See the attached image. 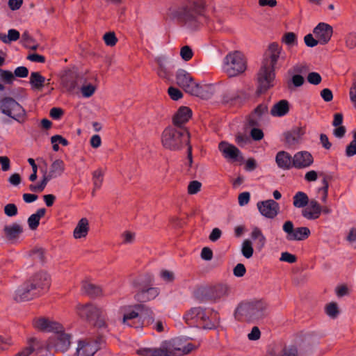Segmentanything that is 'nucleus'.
Segmentation results:
<instances>
[{
	"label": "nucleus",
	"instance_id": "a211bd4d",
	"mask_svg": "<svg viewBox=\"0 0 356 356\" xmlns=\"http://www.w3.org/2000/svg\"><path fill=\"white\" fill-rule=\"evenodd\" d=\"M314 34L321 44H327L332 35V27L324 22L319 23L313 31Z\"/></svg>",
	"mask_w": 356,
	"mask_h": 356
},
{
	"label": "nucleus",
	"instance_id": "c85d7f7f",
	"mask_svg": "<svg viewBox=\"0 0 356 356\" xmlns=\"http://www.w3.org/2000/svg\"><path fill=\"white\" fill-rule=\"evenodd\" d=\"M305 134L302 128L296 127L285 134V141L289 147H293L299 143L301 137Z\"/></svg>",
	"mask_w": 356,
	"mask_h": 356
},
{
	"label": "nucleus",
	"instance_id": "de8ad7c7",
	"mask_svg": "<svg viewBox=\"0 0 356 356\" xmlns=\"http://www.w3.org/2000/svg\"><path fill=\"white\" fill-rule=\"evenodd\" d=\"M325 312L327 316L332 318L337 317L339 312L337 304L335 302H330L325 307Z\"/></svg>",
	"mask_w": 356,
	"mask_h": 356
},
{
	"label": "nucleus",
	"instance_id": "1a4fd4ad",
	"mask_svg": "<svg viewBox=\"0 0 356 356\" xmlns=\"http://www.w3.org/2000/svg\"><path fill=\"white\" fill-rule=\"evenodd\" d=\"M223 69L230 77L243 73L246 69V62L242 53L236 51L228 54L223 60Z\"/></svg>",
	"mask_w": 356,
	"mask_h": 356
},
{
	"label": "nucleus",
	"instance_id": "f257e3e1",
	"mask_svg": "<svg viewBox=\"0 0 356 356\" xmlns=\"http://www.w3.org/2000/svg\"><path fill=\"white\" fill-rule=\"evenodd\" d=\"M286 59V53L277 42L268 45L262 66L258 73V92H265L273 86L275 70L282 66Z\"/></svg>",
	"mask_w": 356,
	"mask_h": 356
},
{
	"label": "nucleus",
	"instance_id": "6ab92c4d",
	"mask_svg": "<svg viewBox=\"0 0 356 356\" xmlns=\"http://www.w3.org/2000/svg\"><path fill=\"white\" fill-rule=\"evenodd\" d=\"M99 348L97 341H79L76 356H93Z\"/></svg>",
	"mask_w": 356,
	"mask_h": 356
},
{
	"label": "nucleus",
	"instance_id": "412c9836",
	"mask_svg": "<svg viewBox=\"0 0 356 356\" xmlns=\"http://www.w3.org/2000/svg\"><path fill=\"white\" fill-rule=\"evenodd\" d=\"M192 116V111L187 106H181L172 118V122L177 129H185L186 124Z\"/></svg>",
	"mask_w": 356,
	"mask_h": 356
},
{
	"label": "nucleus",
	"instance_id": "79ce46f5",
	"mask_svg": "<svg viewBox=\"0 0 356 356\" xmlns=\"http://www.w3.org/2000/svg\"><path fill=\"white\" fill-rule=\"evenodd\" d=\"M254 252V249L252 247V243L251 241L249 239H245L241 246V253L243 257L247 259H250L252 257Z\"/></svg>",
	"mask_w": 356,
	"mask_h": 356
},
{
	"label": "nucleus",
	"instance_id": "680f3d73",
	"mask_svg": "<svg viewBox=\"0 0 356 356\" xmlns=\"http://www.w3.org/2000/svg\"><path fill=\"white\" fill-rule=\"evenodd\" d=\"M168 95L173 100H178L183 96L182 92L179 89L172 86L168 88Z\"/></svg>",
	"mask_w": 356,
	"mask_h": 356
},
{
	"label": "nucleus",
	"instance_id": "4d7b16f0",
	"mask_svg": "<svg viewBox=\"0 0 356 356\" xmlns=\"http://www.w3.org/2000/svg\"><path fill=\"white\" fill-rule=\"evenodd\" d=\"M37 347L38 346L35 343H31L29 346L19 352L15 356H29L35 350Z\"/></svg>",
	"mask_w": 356,
	"mask_h": 356
},
{
	"label": "nucleus",
	"instance_id": "39448f33",
	"mask_svg": "<svg viewBox=\"0 0 356 356\" xmlns=\"http://www.w3.org/2000/svg\"><path fill=\"white\" fill-rule=\"evenodd\" d=\"M189 134L186 129L167 127L162 134L163 145L170 150H178L184 145L189 144Z\"/></svg>",
	"mask_w": 356,
	"mask_h": 356
},
{
	"label": "nucleus",
	"instance_id": "c03bdc74",
	"mask_svg": "<svg viewBox=\"0 0 356 356\" xmlns=\"http://www.w3.org/2000/svg\"><path fill=\"white\" fill-rule=\"evenodd\" d=\"M328 188V182L327 181V179L324 177L323 179L322 180V186L318 188V189L319 197L323 202H325L327 200Z\"/></svg>",
	"mask_w": 356,
	"mask_h": 356
},
{
	"label": "nucleus",
	"instance_id": "a18cd8bd",
	"mask_svg": "<svg viewBox=\"0 0 356 356\" xmlns=\"http://www.w3.org/2000/svg\"><path fill=\"white\" fill-rule=\"evenodd\" d=\"M270 356H298V350L295 346L286 347L281 351L273 353Z\"/></svg>",
	"mask_w": 356,
	"mask_h": 356
},
{
	"label": "nucleus",
	"instance_id": "37998d69",
	"mask_svg": "<svg viewBox=\"0 0 356 356\" xmlns=\"http://www.w3.org/2000/svg\"><path fill=\"white\" fill-rule=\"evenodd\" d=\"M104 179V172L102 169H97L92 172V181L95 189H99L102 186Z\"/></svg>",
	"mask_w": 356,
	"mask_h": 356
},
{
	"label": "nucleus",
	"instance_id": "a878e982",
	"mask_svg": "<svg viewBox=\"0 0 356 356\" xmlns=\"http://www.w3.org/2000/svg\"><path fill=\"white\" fill-rule=\"evenodd\" d=\"M275 162L280 168L284 170L293 168V156L285 151H280L277 153Z\"/></svg>",
	"mask_w": 356,
	"mask_h": 356
},
{
	"label": "nucleus",
	"instance_id": "ddd939ff",
	"mask_svg": "<svg viewBox=\"0 0 356 356\" xmlns=\"http://www.w3.org/2000/svg\"><path fill=\"white\" fill-rule=\"evenodd\" d=\"M87 81L83 74L75 70H66L61 76L63 86L69 92H73L75 89L80 88L81 84Z\"/></svg>",
	"mask_w": 356,
	"mask_h": 356
},
{
	"label": "nucleus",
	"instance_id": "20e7f679",
	"mask_svg": "<svg viewBox=\"0 0 356 356\" xmlns=\"http://www.w3.org/2000/svg\"><path fill=\"white\" fill-rule=\"evenodd\" d=\"M268 314L267 304L262 300L241 302L236 307L234 316L236 320L246 323H256Z\"/></svg>",
	"mask_w": 356,
	"mask_h": 356
},
{
	"label": "nucleus",
	"instance_id": "393cba45",
	"mask_svg": "<svg viewBox=\"0 0 356 356\" xmlns=\"http://www.w3.org/2000/svg\"><path fill=\"white\" fill-rule=\"evenodd\" d=\"M220 151L228 159L237 160L241 154L240 150L234 145L225 141H222L218 145Z\"/></svg>",
	"mask_w": 356,
	"mask_h": 356
},
{
	"label": "nucleus",
	"instance_id": "13d9d810",
	"mask_svg": "<svg viewBox=\"0 0 356 356\" xmlns=\"http://www.w3.org/2000/svg\"><path fill=\"white\" fill-rule=\"evenodd\" d=\"M321 76L317 72H310L307 76V81L313 85H318L321 82Z\"/></svg>",
	"mask_w": 356,
	"mask_h": 356
},
{
	"label": "nucleus",
	"instance_id": "5701e85b",
	"mask_svg": "<svg viewBox=\"0 0 356 356\" xmlns=\"http://www.w3.org/2000/svg\"><path fill=\"white\" fill-rule=\"evenodd\" d=\"M158 65L157 74L161 78H166L170 74L175 65L173 62L165 56H159L156 58Z\"/></svg>",
	"mask_w": 356,
	"mask_h": 356
},
{
	"label": "nucleus",
	"instance_id": "09e8293b",
	"mask_svg": "<svg viewBox=\"0 0 356 356\" xmlns=\"http://www.w3.org/2000/svg\"><path fill=\"white\" fill-rule=\"evenodd\" d=\"M82 85L83 86L79 88L81 89L83 97L88 98L95 93L96 88L93 85L90 83L88 85Z\"/></svg>",
	"mask_w": 356,
	"mask_h": 356
},
{
	"label": "nucleus",
	"instance_id": "4468645a",
	"mask_svg": "<svg viewBox=\"0 0 356 356\" xmlns=\"http://www.w3.org/2000/svg\"><path fill=\"white\" fill-rule=\"evenodd\" d=\"M71 343V335L63 332V327L60 331H55L47 345V350L55 349L56 351L65 352L68 350Z\"/></svg>",
	"mask_w": 356,
	"mask_h": 356
},
{
	"label": "nucleus",
	"instance_id": "e2e57ef3",
	"mask_svg": "<svg viewBox=\"0 0 356 356\" xmlns=\"http://www.w3.org/2000/svg\"><path fill=\"white\" fill-rule=\"evenodd\" d=\"M248 136L242 134H238L236 136V142L240 147H243L250 142Z\"/></svg>",
	"mask_w": 356,
	"mask_h": 356
},
{
	"label": "nucleus",
	"instance_id": "4c0bfd02",
	"mask_svg": "<svg viewBox=\"0 0 356 356\" xmlns=\"http://www.w3.org/2000/svg\"><path fill=\"white\" fill-rule=\"evenodd\" d=\"M65 170L64 162L60 159L54 161L50 167V170L48 172L53 178H56L62 175Z\"/></svg>",
	"mask_w": 356,
	"mask_h": 356
},
{
	"label": "nucleus",
	"instance_id": "c9c22d12",
	"mask_svg": "<svg viewBox=\"0 0 356 356\" xmlns=\"http://www.w3.org/2000/svg\"><path fill=\"white\" fill-rule=\"evenodd\" d=\"M309 201L308 195L302 191L297 192L293 197V205L296 208L303 209L309 204Z\"/></svg>",
	"mask_w": 356,
	"mask_h": 356
},
{
	"label": "nucleus",
	"instance_id": "a19ab883",
	"mask_svg": "<svg viewBox=\"0 0 356 356\" xmlns=\"http://www.w3.org/2000/svg\"><path fill=\"white\" fill-rule=\"evenodd\" d=\"M30 256L36 262L43 264L45 261V250L42 248H35L31 252Z\"/></svg>",
	"mask_w": 356,
	"mask_h": 356
},
{
	"label": "nucleus",
	"instance_id": "2eb2a0df",
	"mask_svg": "<svg viewBox=\"0 0 356 356\" xmlns=\"http://www.w3.org/2000/svg\"><path fill=\"white\" fill-rule=\"evenodd\" d=\"M283 231L286 234V238L288 241H304L307 238L311 232L308 227H294L292 221L287 220L282 225Z\"/></svg>",
	"mask_w": 356,
	"mask_h": 356
},
{
	"label": "nucleus",
	"instance_id": "5fc2aeb1",
	"mask_svg": "<svg viewBox=\"0 0 356 356\" xmlns=\"http://www.w3.org/2000/svg\"><path fill=\"white\" fill-rule=\"evenodd\" d=\"M202 184L198 181H192L188 186V193L191 195L196 194L200 191Z\"/></svg>",
	"mask_w": 356,
	"mask_h": 356
},
{
	"label": "nucleus",
	"instance_id": "bb28decb",
	"mask_svg": "<svg viewBox=\"0 0 356 356\" xmlns=\"http://www.w3.org/2000/svg\"><path fill=\"white\" fill-rule=\"evenodd\" d=\"M245 98V93L239 90H229L225 92L222 98L223 104L233 105L241 103Z\"/></svg>",
	"mask_w": 356,
	"mask_h": 356
},
{
	"label": "nucleus",
	"instance_id": "0e129e2a",
	"mask_svg": "<svg viewBox=\"0 0 356 356\" xmlns=\"http://www.w3.org/2000/svg\"><path fill=\"white\" fill-rule=\"evenodd\" d=\"M29 75V70L24 66L17 67L14 71V76L19 78H25Z\"/></svg>",
	"mask_w": 356,
	"mask_h": 356
},
{
	"label": "nucleus",
	"instance_id": "f03ea898",
	"mask_svg": "<svg viewBox=\"0 0 356 356\" xmlns=\"http://www.w3.org/2000/svg\"><path fill=\"white\" fill-rule=\"evenodd\" d=\"M206 11L204 1H184L169 10V16L188 27H195L199 18Z\"/></svg>",
	"mask_w": 356,
	"mask_h": 356
},
{
	"label": "nucleus",
	"instance_id": "338daca9",
	"mask_svg": "<svg viewBox=\"0 0 356 356\" xmlns=\"http://www.w3.org/2000/svg\"><path fill=\"white\" fill-rule=\"evenodd\" d=\"M246 272L245 267L242 264H238L233 270L234 275L236 277H243Z\"/></svg>",
	"mask_w": 356,
	"mask_h": 356
},
{
	"label": "nucleus",
	"instance_id": "b1692460",
	"mask_svg": "<svg viewBox=\"0 0 356 356\" xmlns=\"http://www.w3.org/2000/svg\"><path fill=\"white\" fill-rule=\"evenodd\" d=\"M123 323L136 328L142 327V323L139 321L138 310L136 309V305L124 313Z\"/></svg>",
	"mask_w": 356,
	"mask_h": 356
},
{
	"label": "nucleus",
	"instance_id": "4be33fe9",
	"mask_svg": "<svg viewBox=\"0 0 356 356\" xmlns=\"http://www.w3.org/2000/svg\"><path fill=\"white\" fill-rule=\"evenodd\" d=\"M33 326L43 332H53L60 331L62 325L55 321H51L45 318H40L35 319L33 321Z\"/></svg>",
	"mask_w": 356,
	"mask_h": 356
},
{
	"label": "nucleus",
	"instance_id": "7c9ffc66",
	"mask_svg": "<svg viewBox=\"0 0 356 356\" xmlns=\"http://www.w3.org/2000/svg\"><path fill=\"white\" fill-rule=\"evenodd\" d=\"M3 232L8 239L14 240L19 238L23 232V228L19 224L14 222L12 225L5 226Z\"/></svg>",
	"mask_w": 356,
	"mask_h": 356
},
{
	"label": "nucleus",
	"instance_id": "774afa93",
	"mask_svg": "<svg viewBox=\"0 0 356 356\" xmlns=\"http://www.w3.org/2000/svg\"><path fill=\"white\" fill-rule=\"evenodd\" d=\"M346 155L348 157L356 155V143L355 142L351 141L346 147Z\"/></svg>",
	"mask_w": 356,
	"mask_h": 356
},
{
	"label": "nucleus",
	"instance_id": "f704fd0d",
	"mask_svg": "<svg viewBox=\"0 0 356 356\" xmlns=\"http://www.w3.org/2000/svg\"><path fill=\"white\" fill-rule=\"evenodd\" d=\"M46 79L38 72L31 73L29 83L33 89L40 90L44 86Z\"/></svg>",
	"mask_w": 356,
	"mask_h": 356
},
{
	"label": "nucleus",
	"instance_id": "f3484780",
	"mask_svg": "<svg viewBox=\"0 0 356 356\" xmlns=\"http://www.w3.org/2000/svg\"><path fill=\"white\" fill-rule=\"evenodd\" d=\"M293 168L305 169L310 167L314 163V157L308 151H300L293 156Z\"/></svg>",
	"mask_w": 356,
	"mask_h": 356
},
{
	"label": "nucleus",
	"instance_id": "052dcab7",
	"mask_svg": "<svg viewBox=\"0 0 356 356\" xmlns=\"http://www.w3.org/2000/svg\"><path fill=\"white\" fill-rule=\"evenodd\" d=\"M304 41L305 44L309 47H314L319 43L318 38L315 39L313 37V35L311 33H309L305 36Z\"/></svg>",
	"mask_w": 356,
	"mask_h": 356
},
{
	"label": "nucleus",
	"instance_id": "72a5a7b5",
	"mask_svg": "<svg viewBox=\"0 0 356 356\" xmlns=\"http://www.w3.org/2000/svg\"><path fill=\"white\" fill-rule=\"evenodd\" d=\"M268 113V107L266 104H259L252 113L250 118V124L252 126L258 124V122L263 115Z\"/></svg>",
	"mask_w": 356,
	"mask_h": 356
},
{
	"label": "nucleus",
	"instance_id": "473e14b6",
	"mask_svg": "<svg viewBox=\"0 0 356 356\" xmlns=\"http://www.w3.org/2000/svg\"><path fill=\"white\" fill-rule=\"evenodd\" d=\"M45 213L46 209L44 208H41L38 209L35 213L29 217L27 222L31 230H35L38 228L40 224V220L45 215Z\"/></svg>",
	"mask_w": 356,
	"mask_h": 356
},
{
	"label": "nucleus",
	"instance_id": "ea45409f",
	"mask_svg": "<svg viewBox=\"0 0 356 356\" xmlns=\"http://www.w3.org/2000/svg\"><path fill=\"white\" fill-rule=\"evenodd\" d=\"M5 63V59L3 57L0 56V67L3 65ZM0 77L1 79L6 83L11 84L14 79L15 76L14 73H12L10 71L5 70L0 68Z\"/></svg>",
	"mask_w": 356,
	"mask_h": 356
},
{
	"label": "nucleus",
	"instance_id": "aec40b11",
	"mask_svg": "<svg viewBox=\"0 0 356 356\" xmlns=\"http://www.w3.org/2000/svg\"><path fill=\"white\" fill-rule=\"evenodd\" d=\"M302 216L309 220L318 219L321 214V204L316 200H311L302 210Z\"/></svg>",
	"mask_w": 356,
	"mask_h": 356
},
{
	"label": "nucleus",
	"instance_id": "cd10ccee",
	"mask_svg": "<svg viewBox=\"0 0 356 356\" xmlns=\"http://www.w3.org/2000/svg\"><path fill=\"white\" fill-rule=\"evenodd\" d=\"M136 309L138 310L139 321L142 323V326L144 323L149 324L154 322L153 312L142 304L136 305Z\"/></svg>",
	"mask_w": 356,
	"mask_h": 356
},
{
	"label": "nucleus",
	"instance_id": "dca6fc26",
	"mask_svg": "<svg viewBox=\"0 0 356 356\" xmlns=\"http://www.w3.org/2000/svg\"><path fill=\"white\" fill-rule=\"evenodd\" d=\"M257 206L260 213L270 219L274 218L280 210L279 204L273 200L258 202Z\"/></svg>",
	"mask_w": 356,
	"mask_h": 356
},
{
	"label": "nucleus",
	"instance_id": "9d476101",
	"mask_svg": "<svg viewBox=\"0 0 356 356\" xmlns=\"http://www.w3.org/2000/svg\"><path fill=\"white\" fill-rule=\"evenodd\" d=\"M0 111L19 123L23 122L26 118L25 109L10 97H5L0 99Z\"/></svg>",
	"mask_w": 356,
	"mask_h": 356
},
{
	"label": "nucleus",
	"instance_id": "423d86ee",
	"mask_svg": "<svg viewBox=\"0 0 356 356\" xmlns=\"http://www.w3.org/2000/svg\"><path fill=\"white\" fill-rule=\"evenodd\" d=\"M212 310L202 307H193L186 312L184 319L191 327H199L204 329H212L215 323L210 319Z\"/></svg>",
	"mask_w": 356,
	"mask_h": 356
},
{
	"label": "nucleus",
	"instance_id": "69168bd1",
	"mask_svg": "<svg viewBox=\"0 0 356 356\" xmlns=\"http://www.w3.org/2000/svg\"><path fill=\"white\" fill-rule=\"evenodd\" d=\"M280 260L288 262L289 264L295 263L297 260L296 257L288 252H282L281 254Z\"/></svg>",
	"mask_w": 356,
	"mask_h": 356
},
{
	"label": "nucleus",
	"instance_id": "58836bf2",
	"mask_svg": "<svg viewBox=\"0 0 356 356\" xmlns=\"http://www.w3.org/2000/svg\"><path fill=\"white\" fill-rule=\"evenodd\" d=\"M19 32L15 29H9L8 35L0 33V40L5 44H9L11 42L17 41L19 38Z\"/></svg>",
	"mask_w": 356,
	"mask_h": 356
},
{
	"label": "nucleus",
	"instance_id": "6e6552de",
	"mask_svg": "<svg viewBox=\"0 0 356 356\" xmlns=\"http://www.w3.org/2000/svg\"><path fill=\"white\" fill-rule=\"evenodd\" d=\"M76 312L80 318L96 327L101 328L106 325L102 312L92 303L78 305Z\"/></svg>",
	"mask_w": 356,
	"mask_h": 356
},
{
	"label": "nucleus",
	"instance_id": "3c124183",
	"mask_svg": "<svg viewBox=\"0 0 356 356\" xmlns=\"http://www.w3.org/2000/svg\"><path fill=\"white\" fill-rule=\"evenodd\" d=\"M346 45L349 49H353L356 47V33L350 32L345 37Z\"/></svg>",
	"mask_w": 356,
	"mask_h": 356
},
{
	"label": "nucleus",
	"instance_id": "864d4df0",
	"mask_svg": "<svg viewBox=\"0 0 356 356\" xmlns=\"http://www.w3.org/2000/svg\"><path fill=\"white\" fill-rule=\"evenodd\" d=\"M153 356H176L173 350H168L166 348H157L154 351Z\"/></svg>",
	"mask_w": 356,
	"mask_h": 356
},
{
	"label": "nucleus",
	"instance_id": "0eeeda50",
	"mask_svg": "<svg viewBox=\"0 0 356 356\" xmlns=\"http://www.w3.org/2000/svg\"><path fill=\"white\" fill-rule=\"evenodd\" d=\"M231 292L230 286L226 283H218L198 289L197 296L201 301L218 302L225 299Z\"/></svg>",
	"mask_w": 356,
	"mask_h": 356
},
{
	"label": "nucleus",
	"instance_id": "2f4dec72",
	"mask_svg": "<svg viewBox=\"0 0 356 356\" xmlns=\"http://www.w3.org/2000/svg\"><path fill=\"white\" fill-rule=\"evenodd\" d=\"M88 220L85 218H81L74 230V237L75 238L85 237L88 232Z\"/></svg>",
	"mask_w": 356,
	"mask_h": 356
},
{
	"label": "nucleus",
	"instance_id": "9b49d317",
	"mask_svg": "<svg viewBox=\"0 0 356 356\" xmlns=\"http://www.w3.org/2000/svg\"><path fill=\"white\" fill-rule=\"evenodd\" d=\"M152 279L148 277L145 280L138 278L134 282L136 288L135 298L140 302H146L154 299L159 293L157 288L152 287Z\"/></svg>",
	"mask_w": 356,
	"mask_h": 356
},
{
	"label": "nucleus",
	"instance_id": "bf43d9fd",
	"mask_svg": "<svg viewBox=\"0 0 356 356\" xmlns=\"http://www.w3.org/2000/svg\"><path fill=\"white\" fill-rule=\"evenodd\" d=\"M250 200V194L249 192H243L239 194L238 200V204L241 207L245 206L248 204Z\"/></svg>",
	"mask_w": 356,
	"mask_h": 356
},
{
	"label": "nucleus",
	"instance_id": "49530a36",
	"mask_svg": "<svg viewBox=\"0 0 356 356\" xmlns=\"http://www.w3.org/2000/svg\"><path fill=\"white\" fill-rule=\"evenodd\" d=\"M282 41L288 46L292 47L297 44L296 35L293 32L286 33L282 39Z\"/></svg>",
	"mask_w": 356,
	"mask_h": 356
},
{
	"label": "nucleus",
	"instance_id": "6e6d98bb",
	"mask_svg": "<svg viewBox=\"0 0 356 356\" xmlns=\"http://www.w3.org/2000/svg\"><path fill=\"white\" fill-rule=\"evenodd\" d=\"M4 213L9 217L15 216L17 214V207L15 204H8L4 207Z\"/></svg>",
	"mask_w": 356,
	"mask_h": 356
},
{
	"label": "nucleus",
	"instance_id": "c756f323",
	"mask_svg": "<svg viewBox=\"0 0 356 356\" xmlns=\"http://www.w3.org/2000/svg\"><path fill=\"white\" fill-rule=\"evenodd\" d=\"M289 111V102L286 99H282L274 104L270 110V114L275 117H282L286 115Z\"/></svg>",
	"mask_w": 356,
	"mask_h": 356
},
{
	"label": "nucleus",
	"instance_id": "f8f14e48",
	"mask_svg": "<svg viewBox=\"0 0 356 356\" xmlns=\"http://www.w3.org/2000/svg\"><path fill=\"white\" fill-rule=\"evenodd\" d=\"M176 82L179 87L188 93L197 97L203 95L202 86L195 82L191 75L183 69L177 71Z\"/></svg>",
	"mask_w": 356,
	"mask_h": 356
},
{
	"label": "nucleus",
	"instance_id": "8fccbe9b",
	"mask_svg": "<svg viewBox=\"0 0 356 356\" xmlns=\"http://www.w3.org/2000/svg\"><path fill=\"white\" fill-rule=\"evenodd\" d=\"M104 41L107 46L113 47L118 42V39L113 32L106 33L103 36Z\"/></svg>",
	"mask_w": 356,
	"mask_h": 356
},
{
	"label": "nucleus",
	"instance_id": "e433bc0d",
	"mask_svg": "<svg viewBox=\"0 0 356 356\" xmlns=\"http://www.w3.org/2000/svg\"><path fill=\"white\" fill-rule=\"evenodd\" d=\"M83 291L91 298H95L102 294L100 287L89 282H84L82 285Z\"/></svg>",
	"mask_w": 356,
	"mask_h": 356
},
{
	"label": "nucleus",
	"instance_id": "603ef678",
	"mask_svg": "<svg viewBox=\"0 0 356 356\" xmlns=\"http://www.w3.org/2000/svg\"><path fill=\"white\" fill-rule=\"evenodd\" d=\"M193 53L192 49L189 46H184L180 51V56L185 61H188L193 57Z\"/></svg>",
	"mask_w": 356,
	"mask_h": 356
},
{
	"label": "nucleus",
	"instance_id": "7ed1b4c3",
	"mask_svg": "<svg viewBox=\"0 0 356 356\" xmlns=\"http://www.w3.org/2000/svg\"><path fill=\"white\" fill-rule=\"evenodd\" d=\"M50 286V277L45 272L35 274L31 280L18 287L14 299L17 302L28 301L40 296Z\"/></svg>",
	"mask_w": 356,
	"mask_h": 356
}]
</instances>
